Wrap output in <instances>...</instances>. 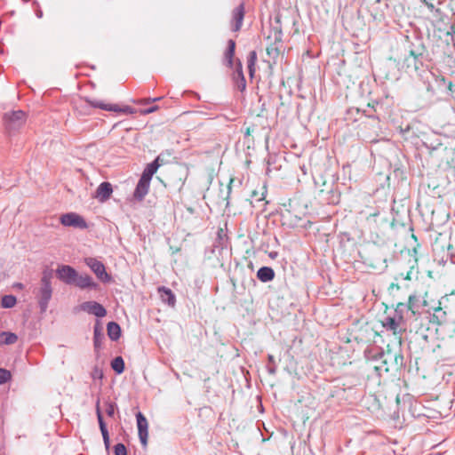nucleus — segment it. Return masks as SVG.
<instances>
[{
    "label": "nucleus",
    "instance_id": "obj_16",
    "mask_svg": "<svg viewBox=\"0 0 455 455\" xmlns=\"http://www.w3.org/2000/svg\"><path fill=\"white\" fill-rule=\"evenodd\" d=\"M257 277L263 283L272 281L275 277V272L271 267H262L257 272Z\"/></svg>",
    "mask_w": 455,
    "mask_h": 455
},
{
    "label": "nucleus",
    "instance_id": "obj_9",
    "mask_svg": "<svg viewBox=\"0 0 455 455\" xmlns=\"http://www.w3.org/2000/svg\"><path fill=\"white\" fill-rule=\"evenodd\" d=\"M244 18V6L243 4H239L235 7L232 12V19H231V29L232 31H239Z\"/></svg>",
    "mask_w": 455,
    "mask_h": 455
},
{
    "label": "nucleus",
    "instance_id": "obj_41",
    "mask_svg": "<svg viewBox=\"0 0 455 455\" xmlns=\"http://www.w3.org/2000/svg\"><path fill=\"white\" fill-rule=\"evenodd\" d=\"M14 286H15V287H17V288H19V289H22V288H23V284H22V283H16Z\"/></svg>",
    "mask_w": 455,
    "mask_h": 455
},
{
    "label": "nucleus",
    "instance_id": "obj_33",
    "mask_svg": "<svg viewBox=\"0 0 455 455\" xmlns=\"http://www.w3.org/2000/svg\"><path fill=\"white\" fill-rule=\"evenodd\" d=\"M100 338H101V333H100V331L98 330V328H97V327H95V329H94V346H95L96 347H100Z\"/></svg>",
    "mask_w": 455,
    "mask_h": 455
},
{
    "label": "nucleus",
    "instance_id": "obj_6",
    "mask_svg": "<svg viewBox=\"0 0 455 455\" xmlns=\"http://www.w3.org/2000/svg\"><path fill=\"white\" fill-rule=\"evenodd\" d=\"M60 223L65 227H73L81 229L87 228L84 219L75 212H68L60 216Z\"/></svg>",
    "mask_w": 455,
    "mask_h": 455
},
{
    "label": "nucleus",
    "instance_id": "obj_5",
    "mask_svg": "<svg viewBox=\"0 0 455 455\" xmlns=\"http://www.w3.org/2000/svg\"><path fill=\"white\" fill-rule=\"evenodd\" d=\"M84 262L100 281L104 283L110 282L111 276L106 272L102 262L95 258H85Z\"/></svg>",
    "mask_w": 455,
    "mask_h": 455
},
{
    "label": "nucleus",
    "instance_id": "obj_34",
    "mask_svg": "<svg viewBox=\"0 0 455 455\" xmlns=\"http://www.w3.org/2000/svg\"><path fill=\"white\" fill-rule=\"evenodd\" d=\"M451 299L455 300V296L453 294H451V295H445L439 301V305L440 306L444 305V307H447V305H445V304L447 302H449L450 300H451Z\"/></svg>",
    "mask_w": 455,
    "mask_h": 455
},
{
    "label": "nucleus",
    "instance_id": "obj_39",
    "mask_svg": "<svg viewBox=\"0 0 455 455\" xmlns=\"http://www.w3.org/2000/svg\"><path fill=\"white\" fill-rule=\"evenodd\" d=\"M151 101H148V99H144V100H141L139 101V103L140 104H148V103H150Z\"/></svg>",
    "mask_w": 455,
    "mask_h": 455
},
{
    "label": "nucleus",
    "instance_id": "obj_40",
    "mask_svg": "<svg viewBox=\"0 0 455 455\" xmlns=\"http://www.w3.org/2000/svg\"><path fill=\"white\" fill-rule=\"evenodd\" d=\"M36 16H37V18H42V16H43V12H42L41 10H38V11L36 12Z\"/></svg>",
    "mask_w": 455,
    "mask_h": 455
},
{
    "label": "nucleus",
    "instance_id": "obj_19",
    "mask_svg": "<svg viewBox=\"0 0 455 455\" xmlns=\"http://www.w3.org/2000/svg\"><path fill=\"white\" fill-rule=\"evenodd\" d=\"M0 336L3 338L2 344L4 345H12L18 340V336L13 332L3 331Z\"/></svg>",
    "mask_w": 455,
    "mask_h": 455
},
{
    "label": "nucleus",
    "instance_id": "obj_23",
    "mask_svg": "<svg viewBox=\"0 0 455 455\" xmlns=\"http://www.w3.org/2000/svg\"><path fill=\"white\" fill-rule=\"evenodd\" d=\"M96 413H97V419H98L101 435L108 434V431L106 424L103 420V417H102V414H101V411H100V409L99 406V401L97 402V405H96Z\"/></svg>",
    "mask_w": 455,
    "mask_h": 455
},
{
    "label": "nucleus",
    "instance_id": "obj_38",
    "mask_svg": "<svg viewBox=\"0 0 455 455\" xmlns=\"http://www.w3.org/2000/svg\"><path fill=\"white\" fill-rule=\"evenodd\" d=\"M161 100V97L157 98H148V101L156 102Z\"/></svg>",
    "mask_w": 455,
    "mask_h": 455
},
{
    "label": "nucleus",
    "instance_id": "obj_42",
    "mask_svg": "<svg viewBox=\"0 0 455 455\" xmlns=\"http://www.w3.org/2000/svg\"><path fill=\"white\" fill-rule=\"evenodd\" d=\"M237 86H238L239 90L243 91L242 90V81L241 80H238Z\"/></svg>",
    "mask_w": 455,
    "mask_h": 455
},
{
    "label": "nucleus",
    "instance_id": "obj_24",
    "mask_svg": "<svg viewBox=\"0 0 455 455\" xmlns=\"http://www.w3.org/2000/svg\"><path fill=\"white\" fill-rule=\"evenodd\" d=\"M96 413H97V419H98L101 435L108 434V431L106 424L103 420V417H102V414H101V411H100V409L99 406V401L97 402V405H96Z\"/></svg>",
    "mask_w": 455,
    "mask_h": 455
},
{
    "label": "nucleus",
    "instance_id": "obj_29",
    "mask_svg": "<svg viewBox=\"0 0 455 455\" xmlns=\"http://www.w3.org/2000/svg\"><path fill=\"white\" fill-rule=\"evenodd\" d=\"M115 455H127L126 447L123 443H117L114 447Z\"/></svg>",
    "mask_w": 455,
    "mask_h": 455
},
{
    "label": "nucleus",
    "instance_id": "obj_7",
    "mask_svg": "<svg viewBox=\"0 0 455 455\" xmlns=\"http://www.w3.org/2000/svg\"><path fill=\"white\" fill-rule=\"evenodd\" d=\"M138 435L141 445L146 448L148 445V422L146 417L140 412L136 413Z\"/></svg>",
    "mask_w": 455,
    "mask_h": 455
},
{
    "label": "nucleus",
    "instance_id": "obj_17",
    "mask_svg": "<svg viewBox=\"0 0 455 455\" xmlns=\"http://www.w3.org/2000/svg\"><path fill=\"white\" fill-rule=\"evenodd\" d=\"M108 335L110 339L116 341L121 336V328L119 324L115 322H109L107 325Z\"/></svg>",
    "mask_w": 455,
    "mask_h": 455
},
{
    "label": "nucleus",
    "instance_id": "obj_30",
    "mask_svg": "<svg viewBox=\"0 0 455 455\" xmlns=\"http://www.w3.org/2000/svg\"><path fill=\"white\" fill-rule=\"evenodd\" d=\"M418 302H419V297L417 295H411L409 297V301H408V304H409V308L411 309V310H414L415 308L418 307Z\"/></svg>",
    "mask_w": 455,
    "mask_h": 455
},
{
    "label": "nucleus",
    "instance_id": "obj_35",
    "mask_svg": "<svg viewBox=\"0 0 455 455\" xmlns=\"http://www.w3.org/2000/svg\"><path fill=\"white\" fill-rule=\"evenodd\" d=\"M102 438H103V442H104L106 449H108L109 445H110L109 435L104 434V435H102Z\"/></svg>",
    "mask_w": 455,
    "mask_h": 455
},
{
    "label": "nucleus",
    "instance_id": "obj_27",
    "mask_svg": "<svg viewBox=\"0 0 455 455\" xmlns=\"http://www.w3.org/2000/svg\"><path fill=\"white\" fill-rule=\"evenodd\" d=\"M267 359L269 363L267 365V371L270 374H275L276 372V363L275 358L272 355H268Z\"/></svg>",
    "mask_w": 455,
    "mask_h": 455
},
{
    "label": "nucleus",
    "instance_id": "obj_37",
    "mask_svg": "<svg viewBox=\"0 0 455 455\" xmlns=\"http://www.w3.org/2000/svg\"><path fill=\"white\" fill-rule=\"evenodd\" d=\"M158 109V107L157 106H154V107H151L148 109H145L143 111H141V114L143 115H148V114H150V113H153L155 111H156Z\"/></svg>",
    "mask_w": 455,
    "mask_h": 455
},
{
    "label": "nucleus",
    "instance_id": "obj_22",
    "mask_svg": "<svg viewBox=\"0 0 455 455\" xmlns=\"http://www.w3.org/2000/svg\"><path fill=\"white\" fill-rule=\"evenodd\" d=\"M17 299L13 295H4L2 298L1 306L4 308H12L16 305Z\"/></svg>",
    "mask_w": 455,
    "mask_h": 455
},
{
    "label": "nucleus",
    "instance_id": "obj_31",
    "mask_svg": "<svg viewBox=\"0 0 455 455\" xmlns=\"http://www.w3.org/2000/svg\"><path fill=\"white\" fill-rule=\"evenodd\" d=\"M106 412L109 417H113L116 409V404L115 403L108 402L106 403Z\"/></svg>",
    "mask_w": 455,
    "mask_h": 455
},
{
    "label": "nucleus",
    "instance_id": "obj_10",
    "mask_svg": "<svg viewBox=\"0 0 455 455\" xmlns=\"http://www.w3.org/2000/svg\"><path fill=\"white\" fill-rule=\"evenodd\" d=\"M81 308L97 317H104L107 315L105 307L96 301L84 302L81 305Z\"/></svg>",
    "mask_w": 455,
    "mask_h": 455
},
{
    "label": "nucleus",
    "instance_id": "obj_21",
    "mask_svg": "<svg viewBox=\"0 0 455 455\" xmlns=\"http://www.w3.org/2000/svg\"><path fill=\"white\" fill-rule=\"evenodd\" d=\"M256 60H257L256 52L255 51L250 52V53L248 55V59H247V64H248V69H249V73H250L251 76H252L255 72L254 66H255Z\"/></svg>",
    "mask_w": 455,
    "mask_h": 455
},
{
    "label": "nucleus",
    "instance_id": "obj_13",
    "mask_svg": "<svg viewBox=\"0 0 455 455\" xmlns=\"http://www.w3.org/2000/svg\"><path fill=\"white\" fill-rule=\"evenodd\" d=\"M150 186V180H146L142 177L139 180V182L134 190L133 196L136 199L141 201L148 194Z\"/></svg>",
    "mask_w": 455,
    "mask_h": 455
},
{
    "label": "nucleus",
    "instance_id": "obj_43",
    "mask_svg": "<svg viewBox=\"0 0 455 455\" xmlns=\"http://www.w3.org/2000/svg\"><path fill=\"white\" fill-rule=\"evenodd\" d=\"M276 255H277V253H276V252L270 253V257H271V258H275Z\"/></svg>",
    "mask_w": 455,
    "mask_h": 455
},
{
    "label": "nucleus",
    "instance_id": "obj_32",
    "mask_svg": "<svg viewBox=\"0 0 455 455\" xmlns=\"http://www.w3.org/2000/svg\"><path fill=\"white\" fill-rule=\"evenodd\" d=\"M92 378L94 379H101L103 378L102 370L98 367H94V369L92 371Z\"/></svg>",
    "mask_w": 455,
    "mask_h": 455
},
{
    "label": "nucleus",
    "instance_id": "obj_18",
    "mask_svg": "<svg viewBox=\"0 0 455 455\" xmlns=\"http://www.w3.org/2000/svg\"><path fill=\"white\" fill-rule=\"evenodd\" d=\"M235 43L233 39H229L228 42V48L225 52V60L229 67L233 65V57L235 54Z\"/></svg>",
    "mask_w": 455,
    "mask_h": 455
},
{
    "label": "nucleus",
    "instance_id": "obj_20",
    "mask_svg": "<svg viewBox=\"0 0 455 455\" xmlns=\"http://www.w3.org/2000/svg\"><path fill=\"white\" fill-rule=\"evenodd\" d=\"M112 369L118 374H121L124 371V362L121 356L116 357L111 362Z\"/></svg>",
    "mask_w": 455,
    "mask_h": 455
},
{
    "label": "nucleus",
    "instance_id": "obj_4",
    "mask_svg": "<svg viewBox=\"0 0 455 455\" xmlns=\"http://www.w3.org/2000/svg\"><path fill=\"white\" fill-rule=\"evenodd\" d=\"M84 100L86 103V105H88L92 108H100V109H102L105 111L121 112V113L128 114V115H132V114L135 113L133 108H132L129 106H124V107L121 108L116 104L106 103L105 101L100 100H92L89 98H84Z\"/></svg>",
    "mask_w": 455,
    "mask_h": 455
},
{
    "label": "nucleus",
    "instance_id": "obj_26",
    "mask_svg": "<svg viewBox=\"0 0 455 455\" xmlns=\"http://www.w3.org/2000/svg\"><path fill=\"white\" fill-rule=\"evenodd\" d=\"M235 74L237 79L242 81V90H244L246 87V82L242 69V63L240 60L237 61Z\"/></svg>",
    "mask_w": 455,
    "mask_h": 455
},
{
    "label": "nucleus",
    "instance_id": "obj_3",
    "mask_svg": "<svg viewBox=\"0 0 455 455\" xmlns=\"http://www.w3.org/2000/svg\"><path fill=\"white\" fill-rule=\"evenodd\" d=\"M404 318L402 311L396 308L392 315H387L382 322L383 327L393 334H400L404 330Z\"/></svg>",
    "mask_w": 455,
    "mask_h": 455
},
{
    "label": "nucleus",
    "instance_id": "obj_14",
    "mask_svg": "<svg viewBox=\"0 0 455 455\" xmlns=\"http://www.w3.org/2000/svg\"><path fill=\"white\" fill-rule=\"evenodd\" d=\"M158 292L163 302L168 304L171 307L175 305L176 298L171 289L161 286L158 288Z\"/></svg>",
    "mask_w": 455,
    "mask_h": 455
},
{
    "label": "nucleus",
    "instance_id": "obj_1",
    "mask_svg": "<svg viewBox=\"0 0 455 455\" xmlns=\"http://www.w3.org/2000/svg\"><path fill=\"white\" fill-rule=\"evenodd\" d=\"M52 271H44L41 278V287L38 290V304L42 312L46 311L48 303L52 298V288L51 284Z\"/></svg>",
    "mask_w": 455,
    "mask_h": 455
},
{
    "label": "nucleus",
    "instance_id": "obj_28",
    "mask_svg": "<svg viewBox=\"0 0 455 455\" xmlns=\"http://www.w3.org/2000/svg\"><path fill=\"white\" fill-rule=\"evenodd\" d=\"M11 379V372L0 368V385L6 383Z\"/></svg>",
    "mask_w": 455,
    "mask_h": 455
},
{
    "label": "nucleus",
    "instance_id": "obj_25",
    "mask_svg": "<svg viewBox=\"0 0 455 455\" xmlns=\"http://www.w3.org/2000/svg\"><path fill=\"white\" fill-rule=\"evenodd\" d=\"M433 317L436 318L439 323L444 322L446 320V311L443 310V308L439 306L435 308Z\"/></svg>",
    "mask_w": 455,
    "mask_h": 455
},
{
    "label": "nucleus",
    "instance_id": "obj_8",
    "mask_svg": "<svg viewBox=\"0 0 455 455\" xmlns=\"http://www.w3.org/2000/svg\"><path fill=\"white\" fill-rule=\"evenodd\" d=\"M56 275L63 283L67 284H73L76 280L77 271L70 266L62 265L57 268Z\"/></svg>",
    "mask_w": 455,
    "mask_h": 455
},
{
    "label": "nucleus",
    "instance_id": "obj_12",
    "mask_svg": "<svg viewBox=\"0 0 455 455\" xmlns=\"http://www.w3.org/2000/svg\"><path fill=\"white\" fill-rule=\"evenodd\" d=\"M113 192L112 186L109 182H102L100 184L95 192V198L100 202L107 201Z\"/></svg>",
    "mask_w": 455,
    "mask_h": 455
},
{
    "label": "nucleus",
    "instance_id": "obj_11",
    "mask_svg": "<svg viewBox=\"0 0 455 455\" xmlns=\"http://www.w3.org/2000/svg\"><path fill=\"white\" fill-rule=\"evenodd\" d=\"M76 286L79 287L80 289H97L98 284L92 280V278L87 275H79L77 273L76 280L74 283Z\"/></svg>",
    "mask_w": 455,
    "mask_h": 455
},
{
    "label": "nucleus",
    "instance_id": "obj_36",
    "mask_svg": "<svg viewBox=\"0 0 455 455\" xmlns=\"http://www.w3.org/2000/svg\"><path fill=\"white\" fill-rule=\"evenodd\" d=\"M448 251L450 252L451 261L455 263V251L453 249V245L450 244L448 247Z\"/></svg>",
    "mask_w": 455,
    "mask_h": 455
},
{
    "label": "nucleus",
    "instance_id": "obj_2",
    "mask_svg": "<svg viewBox=\"0 0 455 455\" xmlns=\"http://www.w3.org/2000/svg\"><path fill=\"white\" fill-rule=\"evenodd\" d=\"M3 119L8 132H15L25 124L27 116L22 110H14L5 113Z\"/></svg>",
    "mask_w": 455,
    "mask_h": 455
},
{
    "label": "nucleus",
    "instance_id": "obj_15",
    "mask_svg": "<svg viewBox=\"0 0 455 455\" xmlns=\"http://www.w3.org/2000/svg\"><path fill=\"white\" fill-rule=\"evenodd\" d=\"M159 156L156 157L152 163L148 164L142 172L141 177L151 181L152 176L156 172L159 168Z\"/></svg>",
    "mask_w": 455,
    "mask_h": 455
}]
</instances>
